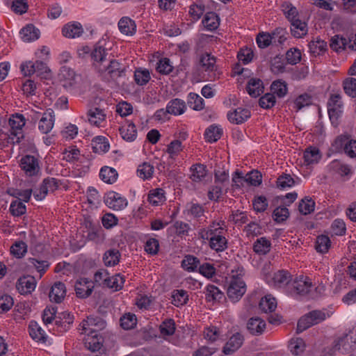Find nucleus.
<instances>
[{
  "mask_svg": "<svg viewBox=\"0 0 356 356\" xmlns=\"http://www.w3.org/2000/svg\"><path fill=\"white\" fill-rule=\"evenodd\" d=\"M42 175L39 155H24V184L35 186Z\"/></svg>",
  "mask_w": 356,
  "mask_h": 356,
  "instance_id": "nucleus-1",
  "label": "nucleus"
},
{
  "mask_svg": "<svg viewBox=\"0 0 356 356\" xmlns=\"http://www.w3.org/2000/svg\"><path fill=\"white\" fill-rule=\"evenodd\" d=\"M326 318L325 314L319 310H314L302 316L297 325V332L300 333L311 326L318 324Z\"/></svg>",
  "mask_w": 356,
  "mask_h": 356,
  "instance_id": "nucleus-2",
  "label": "nucleus"
},
{
  "mask_svg": "<svg viewBox=\"0 0 356 356\" xmlns=\"http://www.w3.org/2000/svg\"><path fill=\"white\" fill-rule=\"evenodd\" d=\"M90 56L92 60L93 66L99 73L103 74V71L105 70L103 65L107 61L108 50L98 42L94 47Z\"/></svg>",
  "mask_w": 356,
  "mask_h": 356,
  "instance_id": "nucleus-3",
  "label": "nucleus"
},
{
  "mask_svg": "<svg viewBox=\"0 0 356 356\" xmlns=\"http://www.w3.org/2000/svg\"><path fill=\"white\" fill-rule=\"evenodd\" d=\"M246 291V285L241 277L232 279L227 290L228 298L232 302L238 301Z\"/></svg>",
  "mask_w": 356,
  "mask_h": 356,
  "instance_id": "nucleus-4",
  "label": "nucleus"
},
{
  "mask_svg": "<svg viewBox=\"0 0 356 356\" xmlns=\"http://www.w3.org/2000/svg\"><path fill=\"white\" fill-rule=\"evenodd\" d=\"M9 138L13 143H19L22 138V115L16 113L9 119Z\"/></svg>",
  "mask_w": 356,
  "mask_h": 356,
  "instance_id": "nucleus-5",
  "label": "nucleus"
},
{
  "mask_svg": "<svg viewBox=\"0 0 356 356\" xmlns=\"http://www.w3.org/2000/svg\"><path fill=\"white\" fill-rule=\"evenodd\" d=\"M312 287V284L310 280L301 276L293 281L290 289L292 294L305 296L310 291Z\"/></svg>",
  "mask_w": 356,
  "mask_h": 356,
  "instance_id": "nucleus-6",
  "label": "nucleus"
},
{
  "mask_svg": "<svg viewBox=\"0 0 356 356\" xmlns=\"http://www.w3.org/2000/svg\"><path fill=\"white\" fill-rule=\"evenodd\" d=\"M76 295L80 298L89 297L94 289V283L88 278H80L74 284Z\"/></svg>",
  "mask_w": 356,
  "mask_h": 356,
  "instance_id": "nucleus-7",
  "label": "nucleus"
},
{
  "mask_svg": "<svg viewBox=\"0 0 356 356\" xmlns=\"http://www.w3.org/2000/svg\"><path fill=\"white\" fill-rule=\"evenodd\" d=\"M356 339L352 334H344L343 337L334 341V353L336 350L343 353H348L355 348Z\"/></svg>",
  "mask_w": 356,
  "mask_h": 356,
  "instance_id": "nucleus-8",
  "label": "nucleus"
},
{
  "mask_svg": "<svg viewBox=\"0 0 356 356\" xmlns=\"http://www.w3.org/2000/svg\"><path fill=\"white\" fill-rule=\"evenodd\" d=\"M342 102L339 95H332L327 102L328 115L332 121L337 120L341 113Z\"/></svg>",
  "mask_w": 356,
  "mask_h": 356,
  "instance_id": "nucleus-9",
  "label": "nucleus"
},
{
  "mask_svg": "<svg viewBox=\"0 0 356 356\" xmlns=\"http://www.w3.org/2000/svg\"><path fill=\"white\" fill-rule=\"evenodd\" d=\"M104 202L110 209L113 210H121L124 208L127 202L125 198L121 197L120 194L111 191L107 193L104 199Z\"/></svg>",
  "mask_w": 356,
  "mask_h": 356,
  "instance_id": "nucleus-10",
  "label": "nucleus"
},
{
  "mask_svg": "<svg viewBox=\"0 0 356 356\" xmlns=\"http://www.w3.org/2000/svg\"><path fill=\"white\" fill-rule=\"evenodd\" d=\"M334 143L340 147L343 146V151L349 157H356V140H349L344 136H340L335 139Z\"/></svg>",
  "mask_w": 356,
  "mask_h": 356,
  "instance_id": "nucleus-11",
  "label": "nucleus"
},
{
  "mask_svg": "<svg viewBox=\"0 0 356 356\" xmlns=\"http://www.w3.org/2000/svg\"><path fill=\"white\" fill-rule=\"evenodd\" d=\"M104 321L99 317L88 316L86 320H83L81 323L82 332L87 335L92 334L96 332L95 327H102Z\"/></svg>",
  "mask_w": 356,
  "mask_h": 356,
  "instance_id": "nucleus-12",
  "label": "nucleus"
},
{
  "mask_svg": "<svg viewBox=\"0 0 356 356\" xmlns=\"http://www.w3.org/2000/svg\"><path fill=\"white\" fill-rule=\"evenodd\" d=\"M66 296V287L64 283L56 282L51 286L49 292V299L56 303L61 302Z\"/></svg>",
  "mask_w": 356,
  "mask_h": 356,
  "instance_id": "nucleus-13",
  "label": "nucleus"
},
{
  "mask_svg": "<svg viewBox=\"0 0 356 356\" xmlns=\"http://www.w3.org/2000/svg\"><path fill=\"white\" fill-rule=\"evenodd\" d=\"M103 73L107 72L112 79H118L124 75L125 68L116 60H110L108 64H104Z\"/></svg>",
  "mask_w": 356,
  "mask_h": 356,
  "instance_id": "nucleus-14",
  "label": "nucleus"
},
{
  "mask_svg": "<svg viewBox=\"0 0 356 356\" xmlns=\"http://www.w3.org/2000/svg\"><path fill=\"white\" fill-rule=\"evenodd\" d=\"M8 193L16 197V199L11 202L10 206V211L11 214L15 217H19L22 215V202L19 197L22 193L19 190L10 188Z\"/></svg>",
  "mask_w": 356,
  "mask_h": 356,
  "instance_id": "nucleus-15",
  "label": "nucleus"
},
{
  "mask_svg": "<svg viewBox=\"0 0 356 356\" xmlns=\"http://www.w3.org/2000/svg\"><path fill=\"white\" fill-rule=\"evenodd\" d=\"M243 340V337L240 333L233 334L223 347L222 352L225 355L232 354L242 346Z\"/></svg>",
  "mask_w": 356,
  "mask_h": 356,
  "instance_id": "nucleus-16",
  "label": "nucleus"
},
{
  "mask_svg": "<svg viewBox=\"0 0 356 356\" xmlns=\"http://www.w3.org/2000/svg\"><path fill=\"white\" fill-rule=\"evenodd\" d=\"M250 115V111L248 109L237 108L227 113V118L230 122L238 124L246 121Z\"/></svg>",
  "mask_w": 356,
  "mask_h": 356,
  "instance_id": "nucleus-17",
  "label": "nucleus"
},
{
  "mask_svg": "<svg viewBox=\"0 0 356 356\" xmlns=\"http://www.w3.org/2000/svg\"><path fill=\"white\" fill-rule=\"evenodd\" d=\"M54 115L53 111H47L39 121L38 128L42 134H48L54 124Z\"/></svg>",
  "mask_w": 356,
  "mask_h": 356,
  "instance_id": "nucleus-18",
  "label": "nucleus"
},
{
  "mask_svg": "<svg viewBox=\"0 0 356 356\" xmlns=\"http://www.w3.org/2000/svg\"><path fill=\"white\" fill-rule=\"evenodd\" d=\"M291 35L296 38H300L307 34V24L305 22L296 18L290 22Z\"/></svg>",
  "mask_w": 356,
  "mask_h": 356,
  "instance_id": "nucleus-19",
  "label": "nucleus"
},
{
  "mask_svg": "<svg viewBox=\"0 0 356 356\" xmlns=\"http://www.w3.org/2000/svg\"><path fill=\"white\" fill-rule=\"evenodd\" d=\"M60 79L63 83V86L67 89L72 88L76 84V74L74 71L70 67H63L60 73Z\"/></svg>",
  "mask_w": 356,
  "mask_h": 356,
  "instance_id": "nucleus-20",
  "label": "nucleus"
},
{
  "mask_svg": "<svg viewBox=\"0 0 356 356\" xmlns=\"http://www.w3.org/2000/svg\"><path fill=\"white\" fill-rule=\"evenodd\" d=\"M186 105L184 100L176 98L170 100L166 106L165 112L175 115H179L184 113Z\"/></svg>",
  "mask_w": 356,
  "mask_h": 356,
  "instance_id": "nucleus-21",
  "label": "nucleus"
},
{
  "mask_svg": "<svg viewBox=\"0 0 356 356\" xmlns=\"http://www.w3.org/2000/svg\"><path fill=\"white\" fill-rule=\"evenodd\" d=\"M247 328L250 334L260 335L266 328V323L261 318H251L248 322Z\"/></svg>",
  "mask_w": 356,
  "mask_h": 356,
  "instance_id": "nucleus-22",
  "label": "nucleus"
},
{
  "mask_svg": "<svg viewBox=\"0 0 356 356\" xmlns=\"http://www.w3.org/2000/svg\"><path fill=\"white\" fill-rule=\"evenodd\" d=\"M216 58L208 52H204L200 56L199 64L206 72H213L216 69Z\"/></svg>",
  "mask_w": 356,
  "mask_h": 356,
  "instance_id": "nucleus-23",
  "label": "nucleus"
},
{
  "mask_svg": "<svg viewBox=\"0 0 356 356\" xmlns=\"http://www.w3.org/2000/svg\"><path fill=\"white\" fill-rule=\"evenodd\" d=\"M83 31L82 26L80 23L77 22L67 24L62 29L63 35L69 38L79 37L83 33Z\"/></svg>",
  "mask_w": 356,
  "mask_h": 356,
  "instance_id": "nucleus-24",
  "label": "nucleus"
},
{
  "mask_svg": "<svg viewBox=\"0 0 356 356\" xmlns=\"http://www.w3.org/2000/svg\"><path fill=\"white\" fill-rule=\"evenodd\" d=\"M210 248L216 252H222L227 248V240L222 234L210 237Z\"/></svg>",
  "mask_w": 356,
  "mask_h": 356,
  "instance_id": "nucleus-25",
  "label": "nucleus"
},
{
  "mask_svg": "<svg viewBox=\"0 0 356 356\" xmlns=\"http://www.w3.org/2000/svg\"><path fill=\"white\" fill-rule=\"evenodd\" d=\"M246 90L251 97H257L263 92V82L259 79H250L248 82Z\"/></svg>",
  "mask_w": 356,
  "mask_h": 356,
  "instance_id": "nucleus-26",
  "label": "nucleus"
},
{
  "mask_svg": "<svg viewBox=\"0 0 356 356\" xmlns=\"http://www.w3.org/2000/svg\"><path fill=\"white\" fill-rule=\"evenodd\" d=\"M88 117L91 124L99 127L101 123L105 120L106 114L102 109L96 107L88 111Z\"/></svg>",
  "mask_w": 356,
  "mask_h": 356,
  "instance_id": "nucleus-27",
  "label": "nucleus"
},
{
  "mask_svg": "<svg viewBox=\"0 0 356 356\" xmlns=\"http://www.w3.org/2000/svg\"><path fill=\"white\" fill-rule=\"evenodd\" d=\"M29 334L31 337L36 341L42 343H45L47 341V336L42 328L35 321H31L29 327Z\"/></svg>",
  "mask_w": 356,
  "mask_h": 356,
  "instance_id": "nucleus-28",
  "label": "nucleus"
},
{
  "mask_svg": "<svg viewBox=\"0 0 356 356\" xmlns=\"http://www.w3.org/2000/svg\"><path fill=\"white\" fill-rule=\"evenodd\" d=\"M120 134L124 140L134 141L137 136V130L133 122H129L127 125L119 129Z\"/></svg>",
  "mask_w": 356,
  "mask_h": 356,
  "instance_id": "nucleus-29",
  "label": "nucleus"
},
{
  "mask_svg": "<svg viewBox=\"0 0 356 356\" xmlns=\"http://www.w3.org/2000/svg\"><path fill=\"white\" fill-rule=\"evenodd\" d=\"M118 27L121 33L127 35H133L136 29L135 22L129 17H122L118 22Z\"/></svg>",
  "mask_w": 356,
  "mask_h": 356,
  "instance_id": "nucleus-30",
  "label": "nucleus"
},
{
  "mask_svg": "<svg viewBox=\"0 0 356 356\" xmlns=\"http://www.w3.org/2000/svg\"><path fill=\"white\" fill-rule=\"evenodd\" d=\"M10 254L12 257L8 260V266L14 264V262H13L14 259L20 264L22 259V241H17L10 246Z\"/></svg>",
  "mask_w": 356,
  "mask_h": 356,
  "instance_id": "nucleus-31",
  "label": "nucleus"
},
{
  "mask_svg": "<svg viewBox=\"0 0 356 356\" xmlns=\"http://www.w3.org/2000/svg\"><path fill=\"white\" fill-rule=\"evenodd\" d=\"M204 26L209 31H213L219 26V17L214 12L207 13L202 19Z\"/></svg>",
  "mask_w": 356,
  "mask_h": 356,
  "instance_id": "nucleus-32",
  "label": "nucleus"
},
{
  "mask_svg": "<svg viewBox=\"0 0 356 356\" xmlns=\"http://www.w3.org/2000/svg\"><path fill=\"white\" fill-rule=\"evenodd\" d=\"M190 178L193 181H201L207 175L206 167L203 164L193 165L191 168Z\"/></svg>",
  "mask_w": 356,
  "mask_h": 356,
  "instance_id": "nucleus-33",
  "label": "nucleus"
},
{
  "mask_svg": "<svg viewBox=\"0 0 356 356\" xmlns=\"http://www.w3.org/2000/svg\"><path fill=\"white\" fill-rule=\"evenodd\" d=\"M351 41L352 39L350 38L348 40L343 36L336 35L331 38L330 46L332 49L338 52L344 50L348 46V44Z\"/></svg>",
  "mask_w": 356,
  "mask_h": 356,
  "instance_id": "nucleus-34",
  "label": "nucleus"
},
{
  "mask_svg": "<svg viewBox=\"0 0 356 356\" xmlns=\"http://www.w3.org/2000/svg\"><path fill=\"white\" fill-rule=\"evenodd\" d=\"M74 321L73 315L67 312H63L60 314L56 320V325L58 328H60L61 331H66L70 328L71 324Z\"/></svg>",
  "mask_w": 356,
  "mask_h": 356,
  "instance_id": "nucleus-35",
  "label": "nucleus"
},
{
  "mask_svg": "<svg viewBox=\"0 0 356 356\" xmlns=\"http://www.w3.org/2000/svg\"><path fill=\"white\" fill-rule=\"evenodd\" d=\"M120 257L121 254L118 250L111 249L104 253L103 260L106 266H114L119 263Z\"/></svg>",
  "mask_w": 356,
  "mask_h": 356,
  "instance_id": "nucleus-36",
  "label": "nucleus"
},
{
  "mask_svg": "<svg viewBox=\"0 0 356 356\" xmlns=\"http://www.w3.org/2000/svg\"><path fill=\"white\" fill-rule=\"evenodd\" d=\"M205 296L208 302L220 301L224 298V293L217 286L209 284L206 287Z\"/></svg>",
  "mask_w": 356,
  "mask_h": 356,
  "instance_id": "nucleus-37",
  "label": "nucleus"
},
{
  "mask_svg": "<svg viewBox=\"0 0 356 356\" xmlns=\"http://www.w3.org/2000/svg\"><path fill=\"white\" fill-rule=\"evenodd\" d=\"M40 35V30L33 24H27L24 26V42L37 40Z\"/></svg>",
  "mask_w": 356,
  "mask_h": 356,
  "instance_id": "nucleus-38",
  "label": "nucleus"
},
{
  "mask_svg": "<svg viewBox=\"0 0 356 356\" xmlns=\"http://www.w3.org/2000/svg\"><path fill=\"white\" fill-rule=\"evenodd\" d=\"M281 8L289 22L299 17L298 9L289 1H284L281 5Z\"/></svg>",
  "mask_w": 356,
  "mask_h": 356,
  "instance_id": "nucleus-39",
  "label": "nucleus"
},
{
  "mask_svg": "<svg viewBox=\"0 0 356 356\" xmlns=\"http://www.w3.org/2000/svg\"><path fill=\"white\" fill-rule=\"evenodd\" d=\"M315 209V202L308 196L302 199L298 204V211L302 215H308L312 213Z\"/></svg>",
  "mask_w": 356,
  "mask_h": 356,
  "instance_id": "nucleus-40",
  "label": "nucleus"
},
{
  "mask_svg": "<svg viewBox=\"0 0 356 356\" xmlns=\"http://www.w3.org/2000/svg\"><path fill=\"white\" fill-rule=\"evenodd\" d=\"M117 171L108 166L103 167L99 172V177L102 181L107 184H113L118 178Z\"/></svg>",
  "mask_w": 356,
  "mask_h": 356,
  "instance_id": "nucleus-41",
  "label": "nucleus"
},
{
  "mask_svg": "<svg viewBox=\"0 0 356 356\" xmlns=\"http://www.w3.org/2000/svg\"><path fill=\"white\" fill-rule=\"evenodd\" d=\"M92 148L95 153L106 152L109 149V144L104 136H97L92 140Z\"/></svg>",
  "mask_w": 356,
  "mask_h": 356,
  "instance_id": "nucleus-42",
  "label": "nucleus"
},
{
  "mask_svg": "<svg viewBox=\"0 0 356 356\" xmlns=\"http://www.w3.org/2000/svg\"><path fill=\"white\" fill-rule=\"evenodd\" d=\"M270 241L265 237L258 238L253 245L254 251L259 254H266L270 250Z\"/></svg>",
  "mask_w": 356,
  "mask_h": 356,
  "instance_id": "nucleus-43",
  "label": "nucleus"
},
{
  "mask_svg": "<svg viewBox=\"0 0 356 356\" xmlns=\"http://www.w3.org/2000/svg\"><path fill=\"white\" fill-rule=\"evenodd\" d=\"M321 158L320 151L316 147L307 148L304 152V159L307 165L317 163Z\"/></svg>",
  "mask_w": 356,
  "mask_h": 356,
  "instance_id": "nucleus-44",
  "label": "nucleus"
},
{
  "mask_svg": "<svg viewBox=\"0 0 356 356\" xmlns=\"http://www.w3.org/2000/svg\"><path fill=\"white\" fill-rule=\"evenodd\" d=\"M259 307L265 313L272 312L277 307V302L275 298L271 297V296H266L261 299Z\"/></svg>",
  "mask_w": 356,
  "mask_h": 356,
  "instance_id": "nucleus-45",
  "label": "nucleus"
},
{
  "mask_svg": "<svg viewBox=\"0 0 356 356\" xmlns=\"http://www.w3.org/2000/svg\"><path fill=\"white\" fill-rule=\"evenodd\" d=\"M222 134V129L220 127L216 125H211L206 129L204 137L207 142L213 143L220 139Z\"/></svg>",
  "mask_w": 356,
  "mask_h": 356,
  "instance_id": "nucleus-46",
  "label": "nucleus"
},
{
  "mask_svg": "<svg viewBox=\"0 0 356 356\" xmlns=\"http://www.w3.org/2000/svg\"><path fill=\"white\" fill-rule=\"evenodd\" d=\"M274 284L277 287H282L287 285L291 281V275L286 270H279L273 276Z\"/></svg>",
  "mask_w": 356,
  "mask_h": 356,
  "instance_id": "nucleus-47",
  "label": "nucleus"
},
{
  "mask_svg": "<svg viewBox=\"0 0 356 356\" xmlns=\"http://www.w3.org/2000/svg\"><path fill=\"white\" fill-rule=\"evenodd\" d=\"M188 106L195 111H201L204 108V101L197 94L190 92L188 99Z\"/></svg>",
  "mask_w": 356,
  "mask_h": 356,
  "instance_id": "nucleus-48",
  "label": "nucleus"
},
{
  "mask_svg": "<svg viewBox=\"0 0 356 356\" xmlns=\"http://www.w3.org/2000/svg\"><path fill=\"white\" fill-rule=\"evenodd\" d=\"M124 283V277L121 276L120 274H117L112 277L108 276L105 286L109 289H112L115 291H118L122 289Z\"/></svg>",
  "mask_w": 356,
  "mask_h": 356,
  "instance_id": "nucleus-49",
  "label": "nucleus"
},
{
  "mask_svg": "<svg viewBox=\"0 0 356 356\" xmlns=\"http://www.w3.org/2000/svg\"><path fill=\"white\" fill-rule=\"evenodd\" d=\"M200 264V260L193 255L186 256L181 261L182 268L188 272L195 271Z\"/></svg>",
  "mask_w": 356,
  "mask_h": 356,
  "instance_id": "nucleus-50",
  "label": "nucleus"
},
{
  "mask_svg": "<svg viewBox=\"0 0 356 356\" xmlns=\"http://www.w3.org/2000/svg\"><path fill=\"white\" fill-rule=\"evenodd\" d=\"M148 201L153 206H158L165 201L163 190L161 188H156L150 191L148 195Z\"/></svg>",
  "mask_w": 356,
  "mask_h": 356,
  "instance_id": "nucleus-51",
  "label": "nucleus"
},
{
  "mask_svg": "<svg viewBox=\"0 0 356 356\" xmlns=\"http://www.w3.org/2000/svg\"><path fill=\"white\" fill-rule=\"evenodd\" d=\"M175 330V323L172 318L165 319L159 326L160 332L163 336H172Z\"/></svg>",
  "mask_w": 356,
  "mask_h": 356,
  "instance_id": "nucleus-52",
  "label": "nucleus"
},
{
  "mask_svg": "<svg viewBox=\"0 0 356 356\" xmlns=\"http://www.w3.org/2000/svg\"><path fill=\"white\" fill-rule=\"evenodd\" d=\"M271 92L279 97H283L287 93V85L282 80L274 81L270 86Z\"/></svg>",
  "mask_w": 356,
  "mask_h": 356,
  "instance_id": "nucleus-53",
  "label": "nucleus"
},
{
  "mask_svg": "<svg viewBox=\"0 0 356 356\" xmlns=\"http://www.w3.org/2000/svg\"><path fill=\"white\" fill-rule=\"evenodd\" d=\"M330 245L331 241L328 236L321 235L317 237L315 245V248L317 252L325 253L328 251Z\"/></svg>",
  "mask_w": 356,
  "mask_h": 356,
  "instance_id": "nucleus-54",
  "label": "nucleus"
},
{
  "mask_svg": "<svg viewBox=\"0 0 356 356\" xmlns=\"http://www.w3.org/2000/svg\"><path fill=\"white\" fill-rule=\"evenodd\" d=\"M172 298V303L176 307H179L186 304L188 296L187 292L184 290H175Z\"/></svg>",
  "mask_w": 356,
  "mask_h": 356,
  "instance_id": "nucleus-55",
  "label": "nucleus"
},
{
  "mask_svg": "<svg viewBox=\"0 0 356 356\" xmlns=\"http://www.w3.org/2000/svg\"><path fill=\"white\" fill-rule=\"evenodd\" d=\"M330 168L335 172L342 177L348 175L351 173L350 167L348 165L341 163L338 160L333 161L330 164Z\"/></svg>",
  "mask_w": 356,
  "mask_h": 356,
  "instance_id": "nucleus-56",
  "label": "nucleus"
},
{
  "mask_svg": "<svg viewBox=\"0 0 356 356\" xmlns=\"http://www.w3.org/2000/svg\"><path fill=\"white\" fill-rule=\"evenodd\" d=\"M137 323V318L135 314L128 313L120 318V325L124 330L134 328Z\"/></svg>",
  "mask_w": 356,
  "mask_h": 356,
  "instance_id": "nucleus-57",
  "label": "nucleus"
},
{
  "mask_svg": "<svg viewBox=\"0 0 356 356\" xmlns=\"http://www.w3.org/2000/svg\"><path fill=\"white\" fill-rule=\"evenodd\" d=\"M276 184L278 188L285 189L293 186L296 181L290 175L284 173L277 178Z\"/></svg>",
  "mask_w": 356,
  "mask_h": 356,
  "instance_id": "nucleus-58",
  "label": "nucleus"
},
{
  "mask_svg": "<svg viewBox=\"0 0 356 356\" xmlns=\"http://www.w3.org/2000/svg\"><path fill=\"white\" fill-rule=\"evenodd\" d=\"M343 88L345 93L353 98L356 97V79L346 78L343 81Z\"/></svg>",
  "mask_w": 356,
  "mask_h": 356,
  "instance_id": "nucleus-59",
  "label": "nucleus"
},
{
  "mask_svg": "<svg viewBox=\"0 0 356 356\" xmlns=\"http://www.w3.org/2000/svg\"><path fill=\"white\" fill-rule=\"evenodd\" d=\"M134 79L136 83L140 86L147 84L150 80V74L147 70L138 69L134 72Z\"/></svg>",
  "mask_w": 356,
  "mask_h": 356,
  "instance_id": "nucleus-60",
  "label": "nucleus"
},
{
  "mask_svg": "<svg viewBox=\"0 0 356 356\" xmlns=\"http://www.w3.org/2000/svg\"><path fill=\"white\" fill-rule=\"evenodd\" d=\"M154 172V167L148 163L140 165L137 170V174L143 179L151 178Z\"/></svg>",
  "mask_w": 356,
  "mask_h": 356,
  "instance_id": "nucleus-61",
  "label": "nucleus"
},
{
  "mask_svg": "<svg viewBox=\"0 0 356 356\" xmlns=\"http://www.w3.org/2000/svg\"><path fill=\"white\" fill-rule=\"evenodd\" d=\"M327 43L322 40H312L309 43L310 52L314 56L319 55L326 50Z\"/></svg>",
  "mask_w": 356,
  "mask_h": 356,
  "instance_id": "nucleus-62",
  "label": "nucleus"
},
{
  "mask_svg": "<svg viewBox=\"0 0 356 356\" xmlns=\"http://www.w3.org/2000/svg\"><path fill=\"white\" fill-rule=\"evenodd\" d=\"M287 63L296 65L301 60V51L297 48H291L286 53Z\"/></svg>",
  "mask_w": 356,
  "mask_h": 356,
  "instance_id": "nucleus-63",
  "label": "nucleus"
},
{
  "mask_svg": "<svg viewBox=\"0 0 356 356\" xmlns=\"http://www.w3.org/2000/svg\"><path fill=\"white\" fill-rule=\"evenodd\" d=\"M270 70L274 74H280L284 72L285 65L282 56L277 55L271 60Z\"/></svg>",
  "mask_w": 356,
  "mask_h": 356,
  "instance_id": "nucleus-64",
  "label": "nucleus"
}]
</instances>
